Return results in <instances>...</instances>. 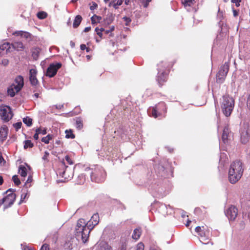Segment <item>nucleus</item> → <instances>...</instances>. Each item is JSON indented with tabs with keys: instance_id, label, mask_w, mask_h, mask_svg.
<instances>
[{
	"instance_id": "b1692460",
	"label": "nucleus",
	"mask_w": 250,
	"mask_h": 250,
	"mask_svg": "<svg viewBox=\"0 0 250 250\" xmlns=\"http://www.w3.org/2000/svg\"><path fill=\"white\" fill-rule=\"evenodd\" d=\"M82 20V18L80 15L76 16L74 21L73 22V26L74 28H77L81 23Z\"/></svg>"
},
{
	"instance_id": "ea45409f",
	"label": "nucleus",
	"mask_w": 250,
	"mask_h": 250,
	"mask_svg": "<svg viewBox=\"0 0 250 250\" xmlns=\"http://www.w3.org/2000/svg\"><path fill=\"white\" fill-rule=\"evenodd\" d=\"M115 27L114 26H112L110 27L108 30H104V32L105 34H109V36H112V34L111 32L114 30Z\"/></svg>"
},
{
	"instance_id": "e2e57ef3",
	"label": "nucleus",
	"mask_w": 250,
	"mask_h": 250,
	"mask_svg": "<svg viewBox=\"0 0 250 250\" xmlns=\"http://www.w3.org/2000/svg\"><path fill=\"white\" fill-rule=\"evenodd\" d=\"M91 27H86L84 29V32H87L90 30Z\"/></svg>"
},
{
	"instance_id": "37998d69",
	"label": "nucleus",
	"mask_w": 250,
	"mask_h": 250,
	"mask_svg": "<svg viewBox=\"0 0 250 250\" xmlns=\"http://www.w3.org/2000/svg\"><path fill=\"white\" fill-rule=\"evenodd\" d=\"M36 132H38L39 134H42L43 135L46 134V128H38L36 129Z\"/></svg>"
},
{
	"instance_id": "774afa93",
	"label": "nucleus",
	"mask_w": 250,
	"mask_h": 250,
	"mask_svg": "<svg viewBox=\"0 0 250 250\" xmlns=\"http://www.w3.org/2000/svg\"><path fill=\"white\" fill-rule=\"evenodd\" d=\"M130 0H125V4L126 5H128V4H129V2H130Z\"/></svg>"
},
{
	"instance_id": "69168bd1",
	"label": "nucleus",
	"mask_w": 250,
	"mask_h": 250,
	"mask_svg": "<svg viewBox=\"0 0 250 250\" xmlns=\"http://www.w3.org/2000/svg\"><path fill=\"white\" fill-rule=\"evenodd\" d=\"M23 250H34L31 248H29V247H25L23 248Z\"/></svg>"
},
{
	"instance_id": "c9c22d12",
	"label": "nucleus",
	"mask_w": 250,
	"mask_h": 250,
	"mask_svg": "<svg viewBox=\"0 0 250 250\" xmlns=\"http://www.w3.org/2000/svg\"><path fill=\"white\" fill-rule=\"evenodd\" d=\"M76 128L80 130L83 127V125L82 121L80 119H77L76 121Z\"/></svg>"
},
{
	"instance_id": "3c124183",
	"label": "nucleus",
	"mask_w": 250,
	"mask_h": 250,
	"mask_svg": "<svg viewBox=\"0 0 250 250\" xmlns=\"http://www.w3.org/2000/svg\"><path fill=\"white\" fill-rule=\"evenodd\" d=\"M98 5L95 2H92V4L90 5V9L91 10H93L97 8Z\"/></svg>"
},
{
	"instance_id": "7ed1b4c3",
	"label": "nucleus",
	"mask_w": 250,
	"mask_h": 250,
	"mask_svg": "<svg viewBox=\"0 0 250 250\" xmlns=\"http://www.w3.org/2000/svg\"><path fill=\"white\" fill-rule=\"evenodd\" d=\"M85 171L90 174L92 181L97 183L102 182L104 181L106 173L102 167L96 166L94 168L87 167Z\"/></svg>"
},
{
	"instance_id": "8fccbe9b",
	"label": "nucleus",
	"mask_w": 250,
	"mask_h": 250,
	"mask_svg": "<svg viewBox=\"0 0 250 250\" xmlns=\"http://www.w3.org/2000/svg\"><path fill=\"white\" fill-rule=\"evenodd\" d=\"M247 106L250 110V94L248 95L247 100Z\"/></svg>"
},
{
	"instance_id": "f257e3e1",
	"label": "nucleus",
	"mask_w": 250,
	"mask_h": 250,
	"mask_svg": "<svg viewBox=\"0 0 250 250\" xmlns=\"http://www.w3.org/2000/svg\"><path fill=\"white\" fill-rule=\"evenodd\" d=\"M87 223L85 224L83 219H80L78 221L75 229V237L78 240H81L83 242L85 243L89 238L91 230L93 229L88 227Z\"/></svg>"
},
{
	"instance_id": "5fc2aeb1",
	"label": "nucleus",
	"mask_w": 250,
	"mask_h": 250,
	"mask_svg": "<svg viewBox=\"0 0 250 250\" xmlns=\"http://www.w3.org/2000/svg\"><path fill=\"white\" fill-rule=\"evenodd\" d=\"M40 250H49L48 245L46 244L43 245Z\"/></svg>"
},
{
	"instance_id": "338daca9",
	"label": "nucleus",
	"mask_w": 250,
	"mask_h": 250,
	"mask_svg": "<svg viewBox=\"0 0 250 250\" xmlns=\"http://www.w3.org/2000/svg\"><path fill=\"white\" fill-rule=\"evenodd\" d=\"M39 94L38 93H36L34 94V96L36 98H38L39 97Z\"/></svg>"
},
{
	"instance_id": "dca6fc26",
	"label": "nucleus",
	"mask_w": 250,
	"mask_h": 250,
	"mask_svg": "<svg viewBox=\"0 0 250 250\" xmlns=\"http://www.w3.org/2000/svg\"><path fill=\"white\" fill-rule=\"evenodd\" d=\"M99 221V217L98 213H95L91 217V219L87 222L88 227L91 228L93 226V228L97 225Z\"/></svg>"
},
{
	"instance_id": "49530a36",
	"label": "nucleus",
	"mask_w": 250,
	"mask_h": 250,
	"mask_svg": "<svg viewBox=\"0 0 250 250\" xmlns=\"http://www.w3.org/2000/svg\"><path fill=\"white\" fill-rule=\"evenodd\" d=\"M21 125H22V123L21 122H17V123L13 124V126L17 131L21 127Z\"/></svg>"
},
{
	"instance_id": "1a4fd4ad",
	"label": "nucleus",
	"mask_w": 250,
	"mask_h": 250,
	"mask_svg": "<svg viewBox=\"0 0 250 250\" xmlns=\"http://www.w3.org/2000/svg\"><path fill=\"white\" fill-rule=\"evenodd\" d=\"M225 213L229 220L233 221L237 216L238 209L235 206H231L226 210Z\"/></svg>"
},
{
	"instance_id": "680f3d73",
	"label": "nucleus",
	"mask_w": 250,
	"mask_h": 250,
	"mask_svg": "<svg viewBox=\"0 0 250 250\" xmlns=\"http://www.w3.org/2000/svg\"><path fill=\"white\" fill-rule=\"evenodd\" d=\"M233 16L234 17H236L238 15V12L236 10H233Z\"/></svg>"
},
{
	"instance_id": "e433bc0d",
	"label": "nucleus",
	"mask_w": 250,
	"mask_h": 250,
	"mask_svg": "<svg viewBox=\"0 0 250 250\" xmlns=\"http://www.w3.org/2000/svg\"><path fill=\"white\" fill-rule=\"evenodd\" d=\"M104 29L103 28H101L99 29V28L96 27L95 28V31L96 32L97 34L99 36V37H100V39L102 38V36H103L102 32H104Z\"/></svg>"
},
{
	"instance_id": "c756f323",
	"label": "nucleus",
	"mask_w": 250,
	"mask_h": 250,
	"mask_svg": "<svg viewBox=\"0 0 250 250\" xmlns=\"http://www.w3.org/2000/svg\"><path fill=\"white\" fill-rule=\"evenodd\" d=\"M23 122L28 126H30L32 125V119L29 117H26L23 119Z\"/></svg>"
},
{
	"instance_id": "cd10ccee",
	"label": "nucleus",
	"mask_w": 250,
	"mask_h": 250,
	"mask_svg": "<svg viewBox=\"0 0 250 250\" xmlns=\"http://www.w3.org/2000/svg\"><path fill=\"white\" fill-rule=\"evenodd\" d=\"M114 20V15L112 14H109L107 15L105 21L106 24H109L113 21Z\"/></svg>"
},
{
	"instance_id": "052dcab7",
	"label": "nucleus",
	"mask_w": 250,
	"mask_h": 250,
	"mask_svg": "<svg viewBox=\"0 0 250 250\" xmlns=\"http://www.w3.org/2000/svg\"><path fill=\"white\" fill-rule=\"evenodd\" d=\"M33 137L35 140H38L39 138V133L36 132V133L34 135Z\"/></svg>"
},
{
	"instance_id": "2eb2a0df",
	"label": "nucleus",
	"mask_w": 250,
	"mask_h": 250,
	"mask_svg": "<svg viewBox=\"0 0 250 250\" xmlns=\"http://www.w3.org/2000/svg\"><path fill=\"white\" fill-rule=\"evenodd\" d=\"M29 80L32 85H36L38 83V81L36 78L37 71L36 69L30 70Z\"/></svg>"
},
{
	"instance_id": "9d476101",
	"label": "nucleus",
	"mask_w": 250,
	"mask_h": 250,
	"mask_svg": "<svg viewBox=\"0 0 250 250\" xmlns=\"http://www.w3.org/2000/svg\"><path fill=\"white\" fill-rule=\"evenodd\" d=\"M62 64L61 62H56L51 64L47 69L46 75L49 77L54 76L58 70L60 68Z\"/></svg>"
},
{
	"instance_id": "79ce46f5",
	"label": "nucleus",
	"mask_w": 250,
	"mask_h": 250,
	"mask_svg": "<svg viewBox=\"0 0 250 250\" xmlns=\"http://www.w3.org/2000/svg\"><path fill=\"white\" fill-rule=\"evenodd\" d=\"M209 236V231L208 230L205 231V229L203 230V236H200L201 238L203 239V240H205L204 238H208Z\"/></svg>"
},
{
	"instance_id": "393cba45",
	"label": "nucleus",
	"mask_w": 250,
	"mask_h": 250,
	"mask_svg": "<svg viewBox=\"0 0 250 250\" xmlns=\"http://www.w3.org/2000/svg\"><path fill=\"white\" fill-rule=\"evenodd\" d=\"M182 3L187 8L192 6L195 3V0H182Z\"/></svg>"
},
{
	"instance_id": "a18cd8bd",
	"label": "nucleus",
	"mask_w": 250,
	"mask_h": 250,
	"mask_svg": "<svg viewBox=\"0 0 250 250\" xmlns=\"http://www.w3.org/2000/svg\"><path fill=\"white\" fill-rule=\"evenodd\" d=\"M64 161V160L67 162V163L69 165H72L73 164V162L70 158V157L68 155H66L65 156L64 159H63Z\"/></svg>"
},
{
	"instance_id": "423d86ee",
	"label": "nucleus",
	"mask_w": 250,
	"mask_h": 250,
	"mask_svg": "<svg viewBox=\"0 0 250 250\" xmlns=\"http://www.w3.org/2000/svg\"><path fill=\"white\" fill-rule=\"evenodd\" d=\"M234 101L228 95L224 96L221 104L223 113L226 117L230 116L234 107Z\"/></svg>"
},
{
	"instance_id": "9b49d317",
	"label": "nucleus",
	"mask_w": 250,
	"mask_h": 250,
	"mask_svg": "<svg viewBox=\"0 0 250 250\" xmlns=\"http://www.w3.org/2000/svg\"><path fill=\"white\" fill-rule=\"evenodd\" d=\"M162 66V62L158 65L157 81L160 84L167 80V75L166 71L161 69Z\"/></svg>"
},
{
	"instance_id": "603ef678",
	"label": "nucleus",
	"mask_w": 250,
	"mask_h": 250,
	"mask_svg": "<svg viewBox=\"0 0 250 250\" xmlns=\"http://www.w3.org/2000/svg\"><path fill=\"white\" fill-rule=\"evenodd\" d=\"M49 155V152H47V151H45L44 154V155H43V156L42 157V159H43V160H45H45H47V158H48V157Z\"/></svg>"
},
{
	"instance_id": "6ab92c4d",
	"label": "nucleus",
	"mask_w": 250,
	"mask_h": 250,
	"mask_svg": "<svg viewBox=\"0 0 250 250\" xmlns=\"http://www.w3.org/2000/svg\"><path fill=\"white\" fill-rule=\"evenodd\" d=\"M13 35L20 36L21 37H23L25 39H29L31 38V34L29 33L22 31H16L13 33Z\"/></svg>"
},
{
	"instance_id": "a19ab883",
	"label": "nucleus",
	"mask_w": 250,
	"mask_h": 250,
	"mask_svg": "<svg viewBox=\"0 0 250 250\" xmlns=\"http://www.w3.org/2000/svg\"><path fill=\"white\" fill-rule=\"evenodd\" d=\"M150 114H151V116L155 118H156L158 117V112L156 108L154 107L152 108Z\"/></svg>"
},
{
	"instance_id": "58836bf2",
	"label": "nucleus",
	"mask_w": 250,
	"mask_h": 250,
	"mask_svg": "<svg viewBox=\"0 0 250 250\" xmlns=\"http://www.w3.org/2000/svg\"><path fill=\"white\" fill-rule=\"evenodd\" d=\"M12 180L16 186H19L21 184L20 180L16 175H15L12 177Z\"/></svg>"
},
{
	"instance_id": "f03ea898",
	"label": "nucleus",
	"mask_w": 250,
	"mask_h": 250,
	"mask_svg": "<svg viewBox=\"0 0 250 250\" xmlns=\"http://www.w3.org/2000/svg\"><path fill=\"white\" fill-rule=\"evenodd\" d=\"M244 169L242 163L237 161L233 162L230 166L229 171V180L231 184H235L241 178L243 173Z\"/></svg>"
},
{
	"instance_id": "4d7b16f0",
	"label": "nucleus",
	"mask_w": 250,
	"mask_h": 250,
	"mask_svg": "<svg viewBox=\"0 0 250 250\" xmlns=\"http://www.w3.org/2000/svg\"><path fill=\"white\" fill-rule=\"evenodd\" d=\"M9 61L7 59H3L2 62L1 63L4 65L6 66L8 64Z\"/></svg>"
},
{
	"instance_id": "09e8293b",
	"label": "nucleus",
	"mask_w": 250,
	"mask_h": 250,
	"mask_svg": "<svg viewBox=\"0 0 250 250\" xmlns=\"http://www.w3.org/2000/svg\"><path fill=\"white\" fill-rule=\"evenodd\" d=\"M123 19L126 22V25H128L131 21V20L130 18L127 17H124Z\"/></svg>"
},
{
	"instance_id": "0eeeda50",
	"label": "nucleus",
	"mask_w": 250,
	"mask_h": 250,
	"mask_svg": "<svg viewBox=\"0 0 250 250\" xmlns=\"http://www.w3.org/2000/svg\"><path fill=\"white\" fill-rule=\"evenodd\" d=\"M0 116L2 120L8 122L12 119L13 114L11 108L8 106H2L0 108Z\"/></svg>"
},
{
	"instance_id": "6e6552de",
	"label": "nucleus",
	"mask_w": 250,
	"mask_h": 250,
	"mask_svg": "<svg viewBox=\"0 0 250 250\" xmlns=\"http://www.w3.org/2000/svg\"><path fill=\"white\" fill-rule=\"evenodd\" d=\"M229 70V62H226L220 68L218 73L217 74V80L219 82L222 83L224 80L225 77L227 76Z\"/></svg>"
},
{
	"instance_id": "7c9ffc66",
	"label": "nucleus",
	"mask_w": 250,
	"mask_h": 250,
	"mask_svg": "<svg viewBox=\"0 0 250 250\" xmlns=\"http://www.w3.org/2000/svg\"><path fill=\"white\" fill-rule=\"evenodd\" d=\"M40 54V50L39 48L33 49L32 51V56L33 58L37 60L39 57Z\"/></svg>"
},
{
	"instance_id": "4468645a",
	"label": "nucleus",
	"mask_w": 250,
	"mask_h": 250,
	"mask_svg": "<svg viewBox=\"0 0 250 250\" xmlns=\"http://www.w3.org/2000/svg\"><path fill=\"white\" fill-rule=\"evenodd\" d=\"M250 138L248 130L246 128H242L240 131V139L242 143H247Z\"/></svg>"
},
{
	"instance_id": "72a5a7b5",
	"label": "nucleus",
	"mask_w": 250,
	"mask_h": 250,
	"mask_svg": "<svg viewBox=\"0 0 250 250\" xmlns=\"http://www.w3.org/2000/svg\"><path fill=\"white\" fill-rule=\"evenodd\" d=\"M33 144L30 140H26L24 141V148H32L33 146Z\"/></svg>"
},
{
	"instance_id": "2f4dec72",
	"label": "nucleus",
	"mask_w": 250,
	"mask_h": 250,
	"mask_svg": "<svg viewBox=\"0 0 250 250\" xmlns=\"http://www.w3.org/2000/svg\"><path fill=\"white\" fill-rule=\"evenodd\" d=\"M37 16L39 19L43 20L47 17V14L45 12L40 11L37 13Z\"/></svg>"
},
{
	"instance_id": "39448f33",
	"label": "nucleus",
	"mask_w": 250,
	"mask_h": 250,
	"mask_svg": "<svg viewBox=\"0 0 250 250\" xmlns=\"http://www.w3.org/2000/svg\"><path fill=\"white\" fill-rule=\"evenodd\" d=\"M57 175L63 178L64 180H61V182H65L70 180L74 175L73 169L65 166V162L62 160L61 167L57 172Z\"/></svg>"
},
{
	"instance_id": "c85d7f7f",
	"label": "nucleus",
	"mask_w": 250,
	"mask_h": 250,
	"mask_svg": "<svg viewBox=\"0 0 250 250\" xmlns=\"http://www.w3.org/2000/svg\"><path fill=\"white\" fill-rule=\"evenodd\" d=\"M102 19V17L94 15L91 18V22L92 24H95L97 22H99Z\"/></svg>"
},
{
	"instance_id": "864d4df0",
	"label": "nucleus",
	"mask_w": 250,
	"mask_h": 250,
	"mask_svg": "<svg viewBox=\"0 0 250 250\" xmlns=\"http://www.w3.org/2000/svg\"><path fill=\"white\" fill-rule=\"evenodd\" d=\"M241 0H231V2L235 4V5L237 7H238L240 5V2Z\"/></svg>"
},
{
	"instance_id": "bb28decb",
	"label": "nucleus",
	"mask_w": 250,
	"mask_h": 250,
	"mask_svg": "<svg viewBox=\"0 0 250 250\" xmlns=\"http://www.w3.org/2000/svg\"><path fill=\"white\" fill-rule=\"evenodd\" d=\"M10 45L11 44L9 43L4 42L0 46V50L3 51L5 50L6 52H7L10 48Z\"/></svg>"
},
{
	"instance_id": "ddd939ff",
	"label": "nucleus",
	"mask_w": 250,
	"mask_h": 250,
	"mask_svg": "<svg viewBox=\"0 0 250 250\" xmlns=\"http://www.w3.org/2000/svg\"><path fill=\"white\" fill-rule=\"evenodd\" d=\"M231 137V132L229 130L228 126H226L223 129L222 140V141L225 143H227L229 140H230Z\"/></svg>"
},
{
	"instance_id": "0e129e2a",
	"label": "nucleus",
	"mask_w": 250,
	"mask_h": 250,
	"mask_svg": "<svg viewBox=\"0 0 250 250\" xmlns=\"http://www.w3.org/2000/svg\"><path fill=\"white\" fill-rule=\"evenodd\" d=\"M3 182L2 177L0 176V185H1Z\"/></svg>"
},
{
	"instance_id": "f3484780",
	"label": "nucleus",
	"mask_w": 250,
	"mask_h": 250,
	"mask_svg": "<svg viewBox=\"0 0 250 250\" xmlns=\"http://www.w3.org/2000/svg\"><path fill=\"white\" fill-rule=\"evenodd\" d=\"M8 129L6 125H3L0 129V140L3 141L7 137Z\"/></svg>"
},
{
	"instance_id": "6e6d98bb",
	"label": "nucleus",
	"mask_w": 250,
	"mask_h": 250,
	"mask_svg": "<svg viewBox=\"0 0 250 250\" xmlns=\"http://www.w3.org/2000/svg\"><path fill=\"white\" fill-rule=\"evenodd\" d=\"M151 0H146L145 1L143 2V6L144 7L146 8L148 6L149 3L151 1Z\"/></svg>"
},
{
	"instance_id": "aec40b11",
	"label": "nucleus",
	"mask_w": 250,
	"mask_h": 250,
	"mask_svg": "<svg viewBox=\"0 0 250 250\" xmlns=\"http://www.w3.org/2000/svg\"><path fill=\"white\" fill-rule=\"evenodd\" d=\"M19 173L22 177L25 178L27 175V168L23 165L20 166L19 167Z\"/></svg>"
},
{
	"instance_id": "20e7f679",
	"label": "nucleus",
	"mask_w": 250,
	"mask_h": 250,
	"mask_svg": "<svg viewBox=\"0 0 250 250\" xmlns=\"http://www.w3.org/2000/svg\"><path fill=\"white\" fill-rule=\"evenodd\" d=\"M24 85L23 78L21 75L16 77L14 83L7 88V94L11 97H13L23 87Z\"/></svg>"
},
{
	"instance_id": "473e14b6",
	"label": "nucleus",
	"mask_w": 250,
	"mask_h": 250,
	"mask_svg": "<svg viewBox=\"0 0 250 250\" xmlns=\"http://www.w3.org/2000/svg\"><path fill=\"white\" fill-rule=\"evenodd\" d=\"M53 138V135L48 134L46 136L43 137L42 139V141L46 144H48Z\"/></svg>"
},
{
	"instance_id": "de8ad7c7",
	"label": "nucleus",
	"mask_w": 250,
	"mask_h": 250,
	"mask_svg": "<svg viewBox=\"0 0 250 250\" xmlns=\"http://www.w3.org/2000/svg\"><path fill=\"white\" fill-rule=\"evenodd\" d=\"M144 245L143 243H140L137 245L136 250H144Z\"/></svg>"
},
{
	"instance_id": "4c0bfd02",
	"label": "nucleus",
	"mask_w": 250,
	"mask_h": 250,
	"mask_svg": "<svg viewBox=\"0 0 250 250\" xmlns=\"http://www.w3.org/2000/svg\"><path fill=\"white\" fill-rule=\"evenodd\" d=\"M204 229H205V228L203 227H202V229L201 227H197L196 228H195V231L198 233V234L200 235V236H203V230Z\"/></svg>"
},
{
	"instance_id": "f704fd0d",
	"label": "nucleus",
	"mask_w": 250,
	"mask_h": 250,
	"mask_svg": "<svg viewBox=\"0 0 250 250\" xmlns=\"http://www.w3.org/2000/svg\"><path fill=\"white\" fill-rule=\"evenodd\" d=\"M65 132L66 134L65 137L66 138L74 139L75 138V135L72 133V131L71 130H66Z\"/></svg>"
},
{
	"instance_id": "f8f14e48",
	"label": "nucleus",
	"mask_w": 250,
	"mask_h": 250,
	"mask_svg": "<svg viewBox=\"0 0 250 250\" xmlns=\"http://www.w3.org/2000/svg\"><path fill=\"white\" fill-rule=\"evenodd\" d=\"M158 211L164 216H166L168 213H171V207L169 205L160 203L157 208Z\"/></svg>"
},
{
	"instance_id": "4be33fe9",
	"label": "nucleus",
	"mask_w": 250,
	"mask_h": 250,
	"mask_svg": "<svg viewBox=\"0 0 250 250\" xmlns=\"http://www.w3.org/2000/svg\"><path fill=\"white\" fill-rule=\"evenodd\" d=\"M217 19L219 21L218 24L220 26L223 24L222 20L224 19V13L223 12L220 11V9L218 10V12L217 15Z\"/></svg>"
},
{
	"instance_id": "bf43d9fd",
	"label": "nucleus",
	"mask_w": 250,
	"mask_h": 250,
	"mask_svg": "<svg viewBox=\"0 0 250 250\" xmlns=\"http://www.w3.org/2000/svg\"><path fill=\"white\" fill-rule=\"evenodd\" d=\"M80 48L82 50H84L86 48V46L85 44H82L80 45Z\"/></svg>"
},
{
	"instance_id": "13d9d810",
	"label": "nucleus",
	"mask_w": 250,
	"mask_h": 250,
	"mask_svg": "<svg viewBox=\"0 0 250 250\" xmlns=\"http://www.w3.org/2000/svg\"><path fill=\"white\" fill-rule=\"evenodd\" d=\"M32 180V176H29L28 177V179L25 183V184H27V183H29L30 182H31Z\"/></svg>"
},
{
	"instance_id": "a878e982",
	"label": "nucleus",
	"mask_w": 250,
	"mask_h": 250,
	"mask_svg": "<svg viewBox=\"0 0 250 250\" xmlns=\"http://www.w3.org/2000/svg\"><path fill=\"white\" fill-rule=\"evenodd\" d=\"M123 2V0H118L116 2H114L113 1H112L109 3V6H113L115 9H117L118 8V6L122 5V4Z\"/></svg>"
},
{
	"instance_id": "a211bd4d",
	"label": "nucleus",
	"mask_w": 250,
	"mask_h": 250,
	"mask_svg": "<svg viewBox=\"0 0 250 250\" xmlns=\"http://www.w3.org/2000/svg\"><path fill=\"white\" fill-rule=\"evenodd\" d=\"M96 250H112V248L107 243L102 241L97 244Z\"/></svg>"
},
{
	"instance_id": "c03bdc74",
	"label": "nucleus",
	"mask_w": 250,
	"mask_h": 250,
	"mask_svg": "<svg viewBox=\"0 0 250 250\" xmlns=\"http://www.w3.org/2000/svg\"><path fill=\"white\" fill-rule=\"evenodd\" d=\"M27 195V192H23L21 194V200H20V201L19 202V204H21L22 203L24 202V199L26 198Z\"/></svg>"
},
{
	"instance_id": "412c9836",
	"label": "nucleus",
	"mask_w": 250,
	"mask_h": 250,
	"mask_svg": "<svg viewBox=\"0 0 250 250\" xmlns=\"http://www.w3.org/2000/svg\"><path fill=\"white\" fill-rule=\"evenodd\" d=\"M13 47L18 50H21L23 49V43L21 42H16L12 43Z\"/></svg>"
},
{
	"instance_id": "5701e85b",
	"label": "nucleus",
	"mask_w": 250,
	"mask_h": 250,
	"mask_svg": "<svg viewBox=\"0 0 250 250\" xmlns=\"http://www.w3.org/2000/svg\"><path fill=\"white\" fill-rule=\"evenodd\" d=\"M141 234V231L140 229H135L134 231L132 236V237L133 239L138 240Z\"/></svg>"
}]
</instances>
